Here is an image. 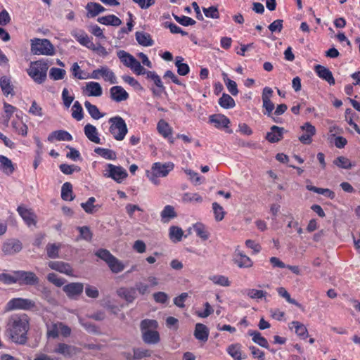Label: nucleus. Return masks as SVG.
Segmentation results:
<instances>
[{
	"instance_id": "1",
	"label": "nucleus",
	"mask_w": 360,
	"mask_h": 360,
	"mask_svg": "<svg viewBox=\"0 0 360 360\" xmlns=\"http://www.w3.org/2000/svg\"><path fill=\"white\" fill-rule=\"evenodd\" d=\"M30 328L29 319L27 315H12L8 321L6 336L13 342L25 345L27 341V332Z\"/></svg>"
},
{
	"instance_id": "2",
	"label": "nucleus",
	"mask_w": 360,
	"mask_h": 360,
	"mask_svg": "<svg viewBox=\"0 0 360 360\" xmlns=\"http://www.w3.org/2000/svg\"><path fill=\"white\" fill-rule=\"evenodd\" d=\"M158 327V323L153 319H144L141 321L140 328L142 333V339L146 344H157L160 342V334L155 330Z\"/></svg>"
},
{
	"instance_id": "3",
	"label": "nucleus",
	"mask_w": 360,
	"mask_h": 360,
	"mask_svg": "<svg viewBox=\"0 0 360 360\" xmlns=\"http://www.w3.org/2000/svg\"><path fill=\"white\" fill-rule=\"evenodd\" d=\"M49 64L44 60L31 62L27 70L28 75L37 84H42L47 77Z\"/></svg>"
},
{
	"instance_id": "4",
	"label": "nucleus",
	"mask_w": 360,
	"mask_h": 360,
	"mask_svg": "<svg viewBox=\"0 0 360 360\" xmlns=\"http://www.w3.org/2000/svg\"><path fill=\"white\" fill-rule=\"evenodd\" d=\"M110 132L117 141H122L127 134L128 129L125 121L120 116L110 118Z\"/></svg>"
},
{
	"instance_id": "5",
	"label": "nucleus",
	"mask_w": 360,
	"mask_h": 360,
	"mask_svg": "<svg viewBox=\"0 0 360 360\" xmlns=\"http://www.w3.org/2000/svg\"><path fill=\"white\" fill-rule=\"evenodd\" d=\"M31 51L36 55L52 56L54 54V48L46 39H34L32 40Z\"/></svg>"
},
{
	"instance_id": "6",
	"label": "nucleus",
	"mask_w": 360,
	"mask_h": 360,
	"mask_svg": "<svg viewBox=\"0 0 360 360\" xmlns=\"http://www.w3.org/2000/svg\"><path fill=\"white\" fill-rule=\"evenodd\" d=\"M13 274L17 276V283L20 285H37L39 283V278L32 271H15Z\"/></svg>"
},
{
	"instance_id": "7",
	"label": "nucleus",
	"mask_w": 360,
	"mask_h": 360,
	"mask_svg": "<svg viewBox=\"0 0 360 360\" xmlns=\"http://www.w3.org/2000/svg\"><path fill=\"white\" fill-rule=\"evenodd\" d=\"M34 306L35 303L32 300L18 297L9 300L6 304V309L8 311L15 309L28 310L34 307Z\"/></svg>"
},
{
	"instance_id": "8",
	"label": "nucleus",
	"mask_w": 360,
	"mask_h": 360,
	"mask_svg": "<svg viewBox=\"0 0 360 360\" xmlns=\"http://www.w3.org/2000/svg\"><path fill=\"white\" fill-rule=\"evenodd\" d=\"M101 77L110 84H115L117 83L115 73L106 66H103L101 68L93 70L89 77L99 79Z\"/></svg>"
},
{
	"instance_id": "9",
	"label": "nucleus",
	"mask_w": 360,
	"mask_h": 360,
	"mask_svg": "<svg viewBox=\"0 0 360 360\" xmlns=\"http://www.w3.org/2000/svg\"><path fill=\"white\" fill-rule=\"evenodd\" d=\"M105 172L106 174L105 175L112 178L118 183L122 182L127 176V172L123 167L112 164L107 165Z\"/></svg>"
},
{
	"instance_id": "10",
	"label": "nucleus",
	"mask_w": 360,
	"mask_h": 360,
	"mask_svg": "<svg viewBox=\"0 0 360 360\" xmlns=\"http://www.w3.org/2000/svg\"><path fill=\"white\" fill-rule=\"evenodd\" d=\"M146 78L153 82L155 87H151L150 90L154 96H160L162 93L165 92V86L161 80L160 77L155 71H148Z\"/></svg>"
},
{
	"instance_id": "11",
	"label": "nucleus",
	"mask_w": 360,
	"mask_h": 360,
	"mask_svg": "<svg viewBox=\"0 0 360 360\" xmlns=\"http://www.w3.org/2000/svg\"><path fill=\"white\" fill-rule=\"evenodd\" d=\"M77 349L74 346L62 342L58 343L56 348L53 350L49 349L48 346H46L44 349L45 352H46L59 354L65 357H70L75 354L77 353Z\"/></svg>"
},
{
	"instance_id": "12",
	"label": "nucleus",
	"mask_w": 360,
	"mask_h": 360,
	"mask_svg": "<svg viewBox=\"0 0 360 360\" xmlns=\"http://www.w3.org/2000/svg\"><path fill=\"white\" fill-rule=\"evenodd\" d=\"M22 248V243L15 238L8 239L2 245V251L6 255H15L19 252Z\"/></svg>"
},
{
	"instance_id": "13",
	"label": "nucleus",
	"mask_w": 360,
	"mask_h": 360,
	"mask_svg": "<svg viewBox=\"0 0 360 360\" xmlns=\"http://www.w3.org/2000/svg\"><path fill=\"white\" fill-rule=\"evenodd\" d=\"M233 261L240 268H250L253 264L251 259L238 249L234 252Z\"/></svg>"
},
{
	"instance_id": "14",
	"label": "nucleus",
	"mask_w": 360,
	"mask_h": 360,
	"mask_svg": "<svg viewBox=\"0 0 360 360\" xmlns=\"http://www.w3.org/2000/svg\"><path fill=\"white\" fill-rule=\"evenodd\" d=\"M173 168L174 164L172 162H155L153 165L151 171L155 175H158V176L165 177Z\"/></svg>"
},
{
	"instance_id": "15",
	"label": "nucleus",
	"mask_w": 360,
	"mask_h": 360,
	"mask_svg": "<svg viewBox=\"0 0 360 360\" xmlns=\"http://www.w3.org/2000/svg\"><path fill=\"white\" fill-rule=\"evenodd\" d=\"M84 285L82 283H70L63 286V291L69 298H75L83 292Z\"/></svg>"
},
{
	"instance_id": "16",
	"label": "nucleus",
	"mask_w": 360,
	"mask_h": 360,
	"mask_svg": "<svg viewBox=\"0 0 360 360\" xmlns=\"http://www.w3.org/2000/svg\"><path fill=\"white\" fill-rule=\"evenodd\" d=\"M110 97L119 103L127 100L129 94L121 86H114L110 89Z\"/></svg>"
},
{
	"instance_id": "17",
	"label": "nucleus",
	"mask_w": 360,
	"mask_h": 360,
	"mask_svg": "<svg viewBox=\"0 0 360 360\" xmlns=\"http://www.w3.org/2000/svg\"><path fill=\"white\" fill-rule=\"evenodd\" d=\"M117 294L119 297L124 299L128 303L133 302L137 297L136 289L134 287L120 288L117 290Z\"/></svg>"
},
{
	"instance_id": "18",
	"label": "nucleus",
	"mask_w": 360,
	"mask_h": 360,
	"mask_svg": "<svg viewBox=\"0 0 360 360\" xmlns=\"http://www.w3.org/2000/svg\"><path fill=\"white\" fill-rule=\"evenodd\" d=\"M72 35L82 46L88 49L94 48V42L84 30H74L72 32Z\"/></svg>"
},
{
	"instance_id": "19",
	"label": "nucleus",
	"mask_w": 360,
	"mask_h": 360,
	"mask_svg": "<svg viewBox=\"0 0 360 360\" xmlns=\"http://www.w3.org/2000/svg\"><path fill=\"white\" fill-rule=\"evenodd\" d=\"M302 129L304 133L299 137V140L304 144H309L312 141L311 137L316 134L315 127L310 123L307 122L302 126Z\"/></svg>"
},
{
	"instance_id": "20",
	"label": "nucleus",
	"mask_w": 360,
	"mask_h": 360,
	"mask_svg": "<svg viewBox=\"0 0 360 360\" xmlns=\"http://www.w3.org/2000/svg\"><path fill=\"white\" fill-rule=\"evenodd\" d=\"M314 70L320 78L326 81L330 85L335 84V79L332 72L328 68L321 65H316Z\"/></svg>"
},
{
	"instance_id": "21",
	"label": "nucleus",
	"mask_w": 360,
	"mask_h": 360,
	"mask_svg": "<svg viewBox=\"0 0 360 360\" xmlns=\"http://www.w3.org/2000/svg\"><path fill=\"white\" fill-rule=\"evenodd\" d=\"M49 266L53 270L65 274L68 276L72 275L73 270L71 266L65 262L60 261H51L48 264Z\"/></svg>"
},
{
	"instance_id": "22",
	"label": "nucleus",
	"mask_w": 360,
	"mask_h": 360,
	"mask_svg": "<svg viewBox=\"0 0 360 360\" xmlns=\"http://www.w3.org/2000/svg\"><path fill=\"white\" fill-rule=\"evenodd\" d=\"M83 91L88 96L98 97L103 94V89L101 84L96 82H87L85 87L83 89Z\"/></svg>"
},
{
	"instance_id": "23",
	"label": "nucleus",
	"mask_w": 360,
	"mask_h": 360,
	"mask_svg": "<svg viewBox=\"0 0 360 360\" xmlns=\"http://www.w3.org/2000/svg\"><path fill=\"white\" fill-rule=\"evenodd\" d=\"M209 333V330L205 325L200 323H196L193 335L198 340L203 343L206 342L208 340Z\"/></svg>"
},
{
	"instance_id": "24",
	"label": "nucleus",
	"mask_w": 360,
	"mask_h": 360,
	"mask_svg": "<svg viewBox=\"0 0 360 360\" xmlns=\"http://www.w3.org/2000/svg\"><path fill=\"white\" fill-rule=\"evenodd\" d=\"M284 131V128L274 125L271 127V131L267 133L266 139L270 143L278 142L283 139V134Z\"/></svg>"
},
{
	"instance_id": "25",
	"label": "nucleus",
	"mask_w": 360,
	"mask_h": 360,
	"mask_svg": "<svg viewBox=\"0 0 360 360\" xmlns=\"http://www.w3.org/2000/svg\"><path fill=\"white\" fill-rule=\"evenodd\" d=\"M17 211L28 226L34 225L36 224L35 215L30 210L20 205Z\"/></svg>"
},
{
	"instance_id": "26",
	"label": "nucleus",
	"mask_w": 360,
	"mask_h": 360,
	"mask_svg": "<svg viewBox=\"0 0 360 360\" xmlns=\"http://www.w3.org/2000/svg\"><path fill=\"white\" fill-rule=\"evenodd\" d=\"M54 140L57 141H72V135L65 130H57L51 133L48 136V141L53 142Z\"/></svg>"
},
{
	"instance_id": "27",
	"label": "nucleus",
	"mask_w": 360,
	"mask_h": 360,
	"mask_svg": "<svg viewBox=\"0 0 360 360\" xmlns=\"http://www.w3.org/2000/svg\"><path fill=\"white\" fill-rule=\"evenodd\" d=\"M209 120L217 128H226L230 124V120L225 115L221 114L210 115Z\"/></svg>"
},
{
	"instance_id": "28",
	"label": "nucleus",
	"mask_w": 360,
	"mask_h": 360,
	"mask_svg": "<svg viewBox=\"0 0 360 360\" xmlns=\"http://www.w3.org/2000/svg\"><path fill=\"white\" fill-rule=\"evenodd\" d=\"M157 129L165 138H168L171 143L174 142L171 136L172 129L167 122L163 120H160L157 125Z\"/></svg>"
},
{
	"instance_id": "29",
	"label": "nucleus",
	"mask_w": 360,
	"mask_h": 360,
	"mask_svg": "<svg viewBox=\"0 0 360 360\" xmlns=\"http://www.w3.org/2000/svg\"><path fill=\"white\" fill-rule=\"evenodd\" d=\"M0 86L4 95H13V85L9 77L2 76L0 77Z\"/></svg>"
},
{
	"instance_id": "30",
	"label": "nucleus",
	"mask_w": 360,
	"mask_h": 360,
	"mask_svg": "<svg viewBox=\"0 0 360 360\" xmlns=\"http://www.w3.org/2000/svg\"><path fill=\"white\" fill-rule=\"evenodd\" d=\"M84 131L86 136L92 142L95 143H101L100 138L98 136V131L94 125L87 124L84 128Z\"/></svg>"
},
{
	"instance_id": "31",
	"label": "nucleus",
	"mask_w": 360,
	"mask_h": 360,
	"mask_svg": "<svg viewBox=\"0 0 360 360\" xmlns=\"http://www.w3.org/2000/svg\"><path fill=\"white\" fill-rule=\"evenodd\" d=\"M137 42L143 46H151L154 41L148 33L144 32H136L135 34Z\"/></svg>"
},
{
	"instance_id": "32",
	"label": "nucleus",
	"mask_w": 360,
	"mask_h": 360,
	"mask_svg": "<svg viewBox=\"0 0 360 360\" xmlns=\"http://www.w3.org/2000/svg\"><path fill=\"white\" fill-rule=\"evenodd\" d=\"M97 21L105 25L119 26L122 24V20L115 15H108L103 17H99Z\"/></svg>"
},
{
	"instance_id": "33",
	"label": "nucleus",
	"mask_w": 360,
	"mask_h": 360,
	"mask_svg": "<svg viewBox=\"0 0 360 360\" xmlns=\"http://www.w3.org/2000/svg\"><path fill=\"white\" fill-rule=\"evenodd\" d=\"M0 167L6 174H11L15 170L12 161L2 155H0Z\"/></svg>"
},
{
	"instance_id": "34",
	"label": "nucleus",
	"mask_w": 360,
	"mask_h": 360,
	"mask_svg": "<svg viewBox=\"0 0 360 360\" xmlns=\"http://www.w3.org/2000/svg\"><path fill=\"white\" fill-rule=\"evenodd\" d=\"M84 106L90 116L94 120H99L105 115V114L100 112L96 105L91 104L88 101L84 102Z\"/></svg>"
},
{
	"instance_id": "35",
	"label": "nucleus",
	"mask_w": 360,
	"mask_h": 360,
	"mask_svg": "<svg viewBox=\"0 0 360 360\" xmlns=\"http://www.w3.org/2000/svg\"><path fill=\"white\" fill-rule=\"evenodd\" d=\"M249 335L252 337V341L259 346L269 349V343L266 338L262 336L261 333L255 330H249Z\"/></svg>"
},
{
	"instance_id": "36",
	"label": "nucleus",
	"mask_w": 360,
	"mask_h": 360,
	"mask_svg": "<svg viewBox=\"0 0 360 360\" xmlns=\"http://www.w3.org/2000/svg\"><path fill=\"white\" fill-rule=\"evenodd\" d=\"M117 56L120 61L127 68H130L133 64L132 60H136V58L130 53L124 50H120L117 53Z\"/></svg>"
},
{
	"instance_id": "37",
	"label": "nucleus",
	"mask_w": 360,
	"mask_h": 360,
	"mask_svg": "<svg viewBox=\"0 0 360 360\" xmlns=\"http://www.w3.org/2000/svg\"><path fill=\"white\" fill-rule=\"evenodd\" d=\"M241 345L238 343L232 344L227 347L228 354L234 359V360H241L243 359L241 356Z\"/></svg>"
},
{
	"instance_id": "38",
	"label": "nucleus",
	"mask_w": 360,
	"mask_h": 360,
	"mask_svg": "<svg viewBox=\"0 0 360 360\" xmlns=\"http://www.w3.org/2000/svg\"><path fill=\"white\" fill-rule=\"evenodd\" d=\"M219 105L225 109L233 108L235 105V101L229 94L224 93L221 97L219 99Z\"/></svg>"
},
{
	"instance_id": "39",
	"label": "nucleus",
	"mask_w": 360,
	"mask_h": 360,
	"mask_svg": "<svg viewBox=\"0 0 360 360\" xmlns=\"http://www.w3.org/2000/svg\"><path fill=\"white\" fill-rule=\"evenodd\" d=\"M306 188L308 191L323 195L330 199H333L335 196V193L328 188H318L311 185H307Z\"/></svg>"
},
{
	"instance_id": "40",
	"label": "nucleus",
	"mask_w": 360,
	"mask_h": 360,
	"mask_svg": "<svg viewBox=\"0 0 360 360\" xmlns=\"http://www.w3.org/2000/svg\"><path fill=\"white\" fill-rule=\"evenodd\" d=\"M61 198L64 200L70 201L74 199V196H72V186L70 182H65L62 186Z\"/></svg>"
},
{
	"instance_id": "41",
	"label": "nucleus",
	"mask_w": 360,
	"mask_h": 360,
	"mask_svg": "<svg viewBox=\"0 0 360 360\" xmlns=\"http://www.w3.org/2000/svg\"><path fill=\"white\" fill-rule=\"evenodd\" d=\"M108 266L114 274H118L122 271L125 267L124 264L115 257L110 261Z\"/></svg>"
},
{
	"instance_id": "42",
	"label": "nucleus",
	"mask_w": 360,
	"mask_h": 360,
	"mask_svg": "<svg viewBox=\"0 0 360 360\" xmlns=\"http://www.w3.org/2000/svg\"><path fill=\"white\" fill-rule=\"evenodd\" d=\"M61 247V245L60 243L56 244V243H49L46 245V250L47 256L49 258L56 259L59 257V250Z\"/></svg>"
},
{
	"instance_id": "43",
	"label": "nucleus",
	"mask_w": 360,
	"mask_h": 360,
	"mask_svg": "<svg viewBox=\"0 0 360 360\" xmlns=\"http://www.w3.org/2000/svg\"><path fill=\"white\" fill-rule=\"evenodd\" d=\"M184 58L181 56L176 58L175 65L177 68V72L179 75L185 76L190 70L189 66L186 63H183Z\"/></svg>"
},
{
	"instance_id": "44",
	"label": "nucleus",
	"mask_w": 360,
	"mask_h": 360,
	"mask_svg": "<svg viewBox=\"0 0 360 360\" xmlns=\"http://www.w3.org/2000/svg\"><path fill=\"white\" fill-rule=\"evenodd\" d=\"M176 217L174 209L171 205H166L161 212L162 220L164 222H167L170 219Z\"/></svg>"
},
{
	"instance_id": "45",
	"label": "nucleus",
	"mask_w": 360,
	"mask_h": 360,
	"mask_svg": "<svg viewBox=\"0 0 360 360\" xmlns=\"http://www.w3.org/2000/svg\"><path fill=\"white\" fill-rule=\"evenodd\" d=\"M183 234L182 229L178 226H172L169 228V238L174 243L179 242L182 238Z\"/></svg>"
},
{
	"instance_id": "46",
	"label": "nucleus",
	"mask_w": 360,
	"mask_h": 360,
	"mask_svg": "<svg viewBox=\"0 0 360 360\" xmlns=\"http://www.w3.org/2000/svg\"><path fill=\"white\" fill-rule=\"evenodd\" d=\"M193 229L196 233V235L202 239L203 240H206L209 238V233L206 230V228L204 224L201 223H196L193 225Z\"/></svg>"
},
{
	"instance_id": "47",
	"label": "nucleus",
	"mask_w": 360,
	"mask_h": 360,
	"mask_svg": "<svg viewBox=\"0 0 360 360\" xmlns=\"http://www.w3.org/2000/svg\"><path fill=\"white\" fill-rule=\"evenodd\" d=\"M72 117L77 121L84 118L83 108L79 101H75L72 105Z\"/></svg>"
},
{
	"instance_id": "48",
	"label": "nucleus",
	"mask_w": 360,
	"mask_h": 360,
	"mask_svg": "<svg viewBox=\"0 0 360 360\" xmlns=\"http://www.w3.org/2000/svg\"><path fill=\"white\" fill-rule=\"evenodd\" d=\"M94 152L107 160L116 159V153L113 150L108 148H96Z\"/></svg>"
},
{
	"instance_id": "49",
	"label": "nucleus",
	"mask_w": 360,
	"mask_h": 360,
	"mask_svg": "<svg viewBox=\"0 0 360 360\" xmlns=\"http://www.w3.org/2000/svg\"><path fill=\"white\" fill-rule=\"evenodd\" d=\"M209 279L212 281L214 284L220 286L228 287L231 285L228 277L223 275H214L210 276Z\"/></svg>"
},
{
	"instance_id": "50",
	"label": "nucleus",
	"mask_w": 360,
	"mask_h": 360,
	"mask_svg": "<svg viewBox=\"0 0 360 360\" xmlns=\"http://www.w3.org/2000/svg\"><path fill=\"white\" fill-rule=\"evenodd\" d=\"M224 81L225 84L229 90V91L233 95L236 96L238 94V90L237 87V84L235 81L231 80V79L227 77V75L226 73H223Z\"/></svg>"
},
{
	"instance_id": "51",
	"label": "nucleus",
	"mask_w": 360,
	"mask_h": 360,
	"mask_svg": "<svg viewBox=\"0 0 360 360\" xmlns=\"http://www.w3.org/2000/svg\"><path fill=\"white\" fill-rule=\"evenodd\" d=\"M66 75V71L64 69L58 68H51L49 70V77L53 80L63 79Z\"/></svg>"
},
{
	"instance_id": "52",
	"label": "nucleus",
	"mask_w": 360,
	"mask_h": 360,
	"mask_svg": "<svg viewBox=\"0 0 360 360\" xmlns=\"http://www.w3.org/2000/svg\"><path fill=\"white\" fill-rule=\"evenodd\" d=\"M212 210L214 214V219L217 221L223 220L225 215L224 208L217 202H214L212 203Z\"/></svg>"
},
{
	"instance_id": "53",
	"label": "nucleus",
	"mask_w": 360,
	"mask_h": 360,
	"mask_svg": "<svg viewBox=\"0 0 360 360\" xmlns=\"http://www.w3.org/2000/svg\"><path fill=\"white\" fill-rule=\"evenodd\" d=\"M333 163L338 166V167L342 169H350L352 167V165L350 160L344 156L338 157L334 161Z\"/></svg>"
},
{
	"instance_id": "54",
	"label": "nucleus",
	"mask_w": 360,
	"mask_h": 360,
	"mask_svg": "<svg viewBox=\"0 0 360 360\" xmlns=\"http://www.w3.org/2000/svg\"><path fill=\"white\" fill-rule=\"evenodd\" d=\"M163 26L165 28L169 29L172 34H181L182 36L188 35V32L184 31L180 27L173 22H165Z\"/></svg>"
},
{
	"instance_id": "55",
	"label": "nucleus",
	"mask_w": 360,
	"mask_h": 360,
	"mask_svg": "<svg viewBox=\"0 0 360 360\" xmlns=\"http://www.w3.org/2000/svg\"><path fill=\"white\" fill-rule=\"evenodd\" d=\"M133 352V360H139L143 357H148L151 356V352L146 349L134 348Z\"/></svg>"
},
{
	"instance_id": "56",
	"label": "nucleus",
	"mask_w": 360,
	"mask_h": 360,
	"mask_svg": "<svg viewBox=\"0 0 360 360\" xmlns=\"http://www.w3.org/2000/svg\"><path fill=\"white\" fill-rule=\"evenodd\" d=\"M133 64L129 68L136 75H146L147 76V72H148L149 70H146L143 66L141 65V63L138 61L136 59V60H132Z\"/></svg>"
},
{
	"instance_id": "57",
	"label": "nucleus",
	"mask_w": 360,
	"mask_h": 360,
	"mask_svg": "<svg viewBox=\"0 0 360 360\" xmlns=\"http://www.w3.org/2000/svg\"><path fill=\"white\" fill-rule=\"evenodd\" d=\"M291 324L295 327V333L298 336H300L302 338H307V329L304 326V325H303L302 323H300L298 321H292L291 323Z\"/></svg>"
},
{
	"instance_id": "58",
	"label": "nucleus",
	"mask_w": 360,
	"mask_h": 360,
	"mask_svg": "<svg viewBox=\"0 0 360 360\" xmlns=\"http://www.w3.org/2000/svg\"><path fill=\"white\" fill-rule=\"evenodd\" d=\"M175 20L183 26L193 25L196 22L190 17L181 15L179 16L173 13Z\"/></svg>"
},
{
	"instance_id": "59",
	"label": "nucleus",
	"mask_w": 360,
	"mask_h": 360,
	"mask_svg": "<svg viewBox=\"0 0 360 360\" xmlns=\"http://www.w3.org/2000/svg\"><path fill=\"white\" fill-rule=\"evenodd\" d=\"M95 255L105 261L107 264L115 257L106 249H99L96 252Z\"/></svg>"
},
{
	"instance_id": "60",
	"label": "nucleus",
	"mask_w": 360,
	"mask_h": 360,
	"mask_svg": "<svg viewBox=\"0 0 360 360\" xmlns=\"http://www.w3.org/2000/svg\"><path fill=\"white\" fill-rule=\"evenodd\" d=\"M98 3L89 2L85 6V9L87 11L86 16L88 18H94L98 15Z\"/></svg>"
},
{
	"instance_id": "61",
	"label": "nucleus",
	"mask_w": 360,
	"mask_h": 360,
	"mask_svg": "<svg viewBox=\"0 0 360 360\" xmlns=\"http://www.w3.org/2000/svg\"><path fill=\"white\" fill-rule=\"evenodd\" d=\"M47 328L46 335L48 338H57L59 336L60 328L58 327V322L47 326Z\"/></svg>"
},
{
	"instance_id": "62",
	"label": "nucleus",
	"mask_w": 360,
	"mask_h": 360,
	"mask_svg": "<svg viewBox=\"0 0 360 360\" xmlns=\"http://www.w3.org/2000/svg\"><path fill=\"white\" fill-rule=\"evenodd\" d=\"M277 292L278 295L285 299V300L292 304H295V306L300 307V304L295 300L290 297V294L283 287H280L277 289Z\"/></svg>"
},
{
	"instance_id": "63",
	"label": "nucleus",
	"mask_w": 360,
	"mask_h": 360,
	"mask_svg": "<svg viewBox=\"0 0 360 360\" xmlns=\"http://www.w3.org/2000/svg\"><path fill=\"white\" fill-rule=\"evenodd\" d=\"M77 230L79 231L80 236L82 239L86 241H91L93 237V233L89 226H78Z\"/></svg>"
},
{
	"instance_id": "64",
	"label": "nucleus",
	"mask_w": 360,
	"mask_h": 360,
	"mask_svg": "<svg viewBox=\"0 0 360 360\" xmlns=\"http://www.w3.org/2000/svg\"><path fill=\"white\" fill-rule=\"evenodd\" d=\"M47 280L57 287H61L64 285L65 281L64 278L58 277L54 273H49L47 275Z\"/></svg>"
}]
</instances>
